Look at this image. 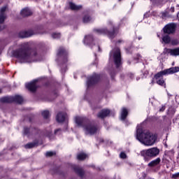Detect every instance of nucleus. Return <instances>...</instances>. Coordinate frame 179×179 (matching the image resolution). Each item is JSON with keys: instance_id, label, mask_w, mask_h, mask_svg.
<instances>
[{"instance_id": "1", "label": "nucleus", "mask_w": 179, "mask_h": 179, "mask_svg": "<svg viewBox=\"0 0 179 179\" xmlns=\"http://www.w3.org/2000/svg\"><path fill=\"white\" fill-rule=\"evenodd\" d=\"M145 124H146V120L137 126L136 139L145 146H153L157 141V136L149 130H143Z\"/></svg>"}, {"instance_id": "2", "label": "nucleus", "mask_w": 179, "mask_h": 179, "mask_svg": "<svg viewBox=\"0 0 179 179\" xmlns=\"http://www.w3.org/2000/svg\"><path fill=\"white\" fill-rule=\"evenodd\" d=\"M29 43H24L22 48L14 51V57L17 58L21 64L26 62H34L37 58V52L36 50H29Z\"/></svg>"}, {"instance_id": "3", "label": "nucleus", "mask_w": 179, "mask_h": 179, "mask_svg": "<svg viewBox=\"0 0 179 179\" xmlns=\"http://www.w3.org/2000/svg\"><path fill=\"white\" fill-rule=\"evenodd\" d=\"M177 72H179V67H171L170 69H166L164 71H159L157 73V85H159V86H162V87H166V82L164 81V79L163 78V76L166 75H173V73H177Z\"/></svg>"}, {"instance_id": "4", "label": "nucleus", "mask_w": 179, "mask_h": 179, "mask_svg": "<svg viewBox=\"0 0 179 179\" xmlns=\"http://www.w3.org/2000/svg\"><path fill=\"white\" fill-rule=\"evenodd\" d=\"M110 58L113 59L115 65L118 68L121 65V50L120 48H115L111 50L110 53Z\"/></svg>"}, {"instance_id": "5", "label": "nucleus", "mask_w": 179, "mask_h": 179, "mask_svg": "<svg viewBox=\"0 0 179 179\" xmlns=\"http://www.w3.org/2000/svg\"><path fill=\"white\" fill-rule=\"evenodd\" d=\"M141 156L144 157L145 162H149V159L148 157H156L157 156V148H152L148 150H143L141 152Z\"/></svg>"}, {"instance_id": "6", "label": "nucleus", "mask_w": 179, "mask_h": 179, "mask_svg": "<svg viewBox=\"0 0 179 179\" xmlns=\"http://www.w3.org/2000/svg\"><path fill=\"white\" fill-rule=\"evenodd\" d=\"M1 103H18L19 104L23 103V98L21 96L16 95L15 96H6L0 99Z\"/></svg>"}, {"instance_id": "7", "label": "nucleus", "mask_w": 179, "mask_h": 179, "mask_svg": "<svg viewBox=\"0 0 179 179\" xmlns=\"http://www.w3.org/2000/svg\"><path fill=\"white\" fill-rule=\"evenodd\" d=\"M83 130L86 135H94L97 132V127L93 124L88 123L83 126Z\"/></svg>"}, {"instance_id": "8", "label": "nucleus", "mask_w": 179, "mask_h": 179, "mask_svg": "<svg viewBox=\"0 0 179 179\" xmlns=\"http://www.w3.org/2000/svg\"><path fill=\"white\" fill-rule=\"evenodd\" d=\"M95 33H96V34H106L109 38H114V37H115V29H113V32H110L106 29H95Z\"/></svg>"}, {"instance_id": "9", "label": "nucleus", "mask_w": 179, "mask_h": 179, "mask_svg": "<svg viewBox=\"0 0 179 179\" xmlns=\"http://www.w3.org/2000/svg\"><path fill=\"white\" fill-rule=\"evenodd\" d=\"M176 27L177 24L174 23L168 24L163 29L164 33L166 34H173V33H176Z\"/></svg>"}, {"instance_id": "10", "label": "nucleus", "mask_w": 179, "mask_h": 179, "mask_svg": "<svg viewBox=\"0 0 179 179\" xmlns=\"http://www.w3.org/2000/svg\"><path fill=\"white\" fill-rule=\"evenodd\" d=\"M99 79H100V76L96 73L93 74L92 77H90L88 78V80L87 82V85L88 86V87H90V86H92V85H94V83H97V82H99Z\"/></svg>"}, {"instance_id": "11", "label": "nucleus", "mask_w": 179, "mask_h": 179, "mask_svg": "<svg viewBox=\"0 0 179 179\" xmlns=\"http://www.w3.org/2000/svg\"><path fill=\"white\" fill-rule=\"evenodd\" d=\"M57 57L62 58L64 62H68V52L64 48H62L59 50L57 52Z\"/></svg>"}, {"instance_id": "12", "label": "nucleus", "mask_w": 179, "mask_h": 179, "mask_svg": "<svg viewBox=\"0 0 179 179\" xmlns=\"http://www.w3.org/2000/svg\"><path fill=\"white\" fill-rule=\"evenodd\" d=\"M25 86L30 92H36V89H37V80H34L29 83H26Z\"/></svg>"}, {"instance_id": "13", "label": "nucleus", "mask_w": 179, "mask_h": 179, "mask_svg": "<svg viewBox=\"0 0 179 179\" xmlns=\"http://www.w3.org/2000/svg\"><path fill=\"white\" fill-rule=\"evenodd\" d=\"M34 34V32L32 30L21 31L19 33V37H20V38H26L27 37H31Z\"/></svg>"}, {"instance_id": "14", "label": "nucleus", "mask_w": 179, "mask_h": 179, "mask_svg": "<svg viewBox=\"0 0 179 179\" xmlns=\"http://www.w3.org/2000/svg\"><path fill=\"white\" fill-rule=\"evenodd\" d=\"M56 120L57 122H64L66 120V113L59 112L56 116Z\"/></svg>"}, {"instance_id": "15", "label": "nucleus", "mask_w": 179, "mask_h": 179, "mask_svg": "<svg viewBox=\"0 0 179 179\" xmlns=\"http://www.w3.org/2000/svg\"><path fill=\"white\" fill-rule=\"evenodd\" d=\"M6 8V6H3L0 9V23H3L6 19V15L5 14Z\"/></svg>"}, {"instance_id": "16", "label": "nucleus", "mask_w": 179, "mask_h": 179, "mask_svg": "<svg viewBox=\"0 0 179 179\" xmlns=\"http://www.w3.org/2000/svg\"><path fill=\"white\" fill-rule=\"evenodd\" d=\"M109 114H110V110L103 109L98 114V117L99 118H106V117H108Z\"/></svg>"}, {"instance_id": "17", "label": "nucleus", "mask_w": 179, "mask_h": 179, "mask_svg": "<svg viewBox=\"0 0 179 179\" xmlns=\"http://www.w3.org/2000/svg\"><path fill=\"white\" fill-rule=\"evenodd\" d=\"M166 52L168 54H170V55L177 57L178 55H179V48L174 49H166Z\"/></svg>"}, {"instance_id": "18", "label": "nucleus", "mask_w": 179, "mask_h": 179, "mask_svg": "<svg viewBox=\"0 0 179 179\" xmlns=\"http://www.w3.org/2000/svg\"><path fill=\"white\" fill-rule=\"evenodd\" d=\"M93 43V36L92 35L86 36L84 38V44L90 45Z\"/></svg>"}, {"instance_id": "19", "label": "nucleus", "mask_w": 179, "mask_h": 179, "mask_svg": "<svg viewBox=\"0 0 179 179\" xmlns=\"http://www.w3.org/2000/svg\"><path fill=\"white\" fill-rule=\"evenodd\" d=\"M21 15L23 17H26V16H30L31 15V10L29 8H24L21 10Z\"/></svg>"}, {"instance_id": "20", "label": "nucleus", "mask_w": 179, "mask_h": 179, "mask_svg": "<svg viewBox=\"0 0 179 179\" xmlns=\"http://www.w3.org/2000/svg\"><path fill=\"white\" fill-rule=\"evenodd\" d=\"M127 115H128V110H127V108H122L120 120H122V121H124L127 118Z\"/></svg>"}, {"instance_id": "21", "label": "nucleus", "mask_w": 179, "mask_h": 179, "mask_svg": "<svg viewBox=\"0 0 179 179\" xmlns=\"http://www.w3.org/2000/svg\"><path fill=\"white\" fill-rule=\"evenodd\" d=\"M69 6L71 10H79L80 9H82V6H76V4L72 2L69 3Z\"/></svg>"}, {"instance_id": "22", "label": "nucleus", "mask_w": 179, "mask_h": 179, "mask_svg": "<svg viewBox=\"0 0 179 179\" xmlns=\"http://www.w3.org/2000/svg\"><path fill=\"white\" fill-rule=\"evenodd\" d=\"M74 171H76V173H77L80 177H83V174H85L83 169H82V168H79V166H75Z\"/></svg>"}, {"instance_id": "23", "label": "nucleus", "mask_w": 179, "mask_h": 179, "mask_svg": "<svg viewBox=\"0 0 179 179\" xmlns=\"http://www.w3.org/2000/svg\"><path fill=\"white\" fill-rule=\"evenodd\" d=\"M84 119L82 117L77 116L76 117V124L78 127H82V124H83Z\"/></svg>"}, {"instance_id": "24", "label": "nucleus", "mask_w": 179, "mask_h": 179, "mask_svg": "<svg viewBox=\"0 0 179 179\" xmlns=\"http://www.w3.org/2000/svg\"><path fill=\"white\" fill-rule=\"evenodd\" d=\"M36 129L32 128H24V134L29 135V134H34Z\"/></svg>"}, {"instance_id": "25", "label": "nucleus", "mask_w": 179, "mask_h": 179, "mask_svg": "<svg viewBox=\"0 0 179 179\" xmlns=\"http://www.w3.org/2000/svg\"><path fill=\"white\" fill-rule=\"evenodd\" d=\"M162 41H164L165 44H170V43H171V38H170V36L166 35L163 36Z\"/></svg>"}, {"instance_id": "26", "label": "nucleus", "mask_w": 179, "mask_h": 179, "mask_svg": "<svg viewBox=\"0 0 179 179\" xmlns=\"http://www.w3.org/2000/svg\"><path fill=\"white\" fill-rule=\"evenodd\" d=\"M87 157V155L85 154V152H80L77 155V159L78 160H85Z\"/></svg>"}, {"instance_id": "27", "label": "nucleus", "mask_w": 179, "mask_h": 179, "mask_svg": "<svg viewBox=\"0 0 179 179\" xmlns=\"http://www.w3.org/2000/svg\"><path fill=\"white\" fill-rule=\"evenodd\" d=\"M34 146H37V143H29L24 145L25 149H31V148H34Z\"/></svg>"}, {"instance_id": "28", "label": "nucleus", "mask_w": 179, "mask_h": 179, "mask_svg": "<svg viewBox=\"0 0 179 179\" xmlns=\"http://www.w3.org/2000/svg\"><path fill=\"white\" fill-rule=\"evenodd\" d=\"M156 166H157V159L151 161L148 164V167H156Z\"/></svg>"}, {"instance_id": "29", "label": "nucleus", "mask_w": 179, "mask_h": 179, "mask_svg": "<svg viewBox=\"0 0 179 179\" xmlns=\"http://www.w3.org/2000/svg\"><path fill=\"white\" fill-rule=\"evenodd\" d=\"M42 116L43 117V118H45V120L47 118H50V111H48V110L43 111Z\"/></svg>"}, {"instance_id": "30", "label": "nucleus", "mask_w": 179, "mask_h": 179, "mask_svg": "<svg viewBox=\"0 0 179 179\" xmlns=\"http://www.w3.org/2000/svg\"><path fill=\"white\" fill-rule=\"evenodd\" d=\"M83 22L84 23H89V22H92V17L89 15H85L83 19Z\"/></svg>"}, {"instance_id": "31", "label": "nucleus", "mask_w": 179, "mask_h": 179, "mask_svg": "<svg viewBox=\"0 0 179 179\" xmlns=\"http://www.w3.org/2000/svg\"><path fill=\"white\" fill-rule=\"evenodd\" d=\"M157 83V74H155L154 77L152 78L150 85H156Z\"/></svg>"}, {"instance_id": "32", "label": "nucleus", "mask_w": 179, "mask_h": 179, "mask_svg": "<svg viewBox=\"0 0 179 179\" xmlns=\"http://www.w3.org/2000/svg\"><path fill=\"white\" fill-rule=\"evenodd\" d=\"M52 37L53 38H59L61 37V34L59 33H54L52 34Z\"/></svg>"}, {"instance_id": "33", "label": "nucleus", "mask_w": 179, "mask_h": 179, "mask_svg": "<svg viewBox=\"0 0 179 179\" xmlns=\"http://www.w3.org/2000/svg\"><path fill=\"white\" fill-rule=\"evenodd\" d=\"M54 155H55V152H47L45 154V156H47L48 157H50L51 156H54Z\"/></svg>"}, {"instance_id": "34", "label": "nucleus", "mask_w": 179, "mask_h": 179, "mask_svg": "<svg viewBox=\"0 0 179 179\" xmlns=\"http://www.w3.org/2000/svg\"><path fill=\"white\" fill-rule=\"evenodd\" d=\"M120 159H127V154L125 152H122L120 155Z\"/></svg>"}, {"instance_id": "35", "label": "nucleus", "mask_w": 179, "mask_h": 179, "mask_svg": "<svg viewBox=\"0 0 179 179\" xmlns=\"http://www.w3.org/2000/svg\"><path fill=\"white\" fill-rule=\"evenodd\" d=\"M166 110V105H162V107L159 108V112L163 113Z\"/></svg>"}, {"instance_id": "36", "label": "nucleus", "mask_w": 179, "mask_h": 179, "mask_svg": "<svg viewBox=\"0 0 179 179\" xmlns=\"http://www.w3.org/2000/svg\"><path fill=\"white\" fill-rule=\"evenodd\" d=\"M172 178H173V179L179 178V173H178V172L173 174L172 175Z\"/></svg>"}, {"instance_id": "37", "label": "nucleus", "mask_w": 179, "mask_h": 179, "mask_svg": "<svg viewBox=\"0 0 179 179\" xmlns=\"http://www.w3.org/2000/svg\"><path fill=\"white\" fill-rule=\"evenodd\" d=\"M164 2H167V0H158V3H164Z\"/></svg>"}, {"instance_id": "38", "label": "nucleus", "mask_w": 179, "mask_h": 179, "mask_svg": "<svg viewBox=\"0 0 179 179\" xmlns=\"http://www.w3.org/2000/svg\"><path fill=\"white\" fill-rule=\"evenodd\" d=\"M121 43H124L122 40H119L118 42L116 43V45H118V44H121Z\"/></svg>"}, {"instance_id": "39", "label": "nucleus", "mask_w": 179, "mask_h": 179, "mask_svg": "<svg viewBox=\"0 0 179 179\" xmlns=\"http://www.w3.org/2000/svg\"><path fill=\"white\" fill-rule=\"evenodd\" d=\"M172 45H176V39L171 41Z\"/></svg>"}, {"instance_id": "40", "label": "nucleus", "mask_w": 179, "mask_h": 179, "mask_svg": "<svg viewBox=\"0 0 179 179\" xmlns=\"http://www.w3.org/2000/svg\"><path fill=\"white\" fill-rule=\"evenodd\" d=\"M170 12H171L172 13H174V7H171L170 8Z\"/></svg>"}, {"instance_id": "41", "label": "nucleus", "mask_w": 179, "mask_h": 179, "mask_svg": "<svg viewBox=\"0 0 179 179\" xmlns=\"http://www.w3.org/2000/svg\"><path fill=\"white\" fill-rule=\"evenodd\" d=\"M94 48H96V50L100 51V46H99V45L94 46Z\"/></svg>"}, {"instance_id": "42", "label": "nucleus", "mask_w": 179, "mask_h": 179, "mask_svg": "<svg viewBox=\"0 0 179 179\" xmlns=\"http://www.w3.org/2000/svg\"><path fill=\"white\" fill-rule=\"evenodd\" d=\"M5 29V27L3 26H0V31H1V30H3Z\"/></svg>"}, {"instance_id": "43", "label": "nucleus", "mask_w": 179, "mask_h": 179, "mask_svg": "<svg viewBox=\"0 0 179 179\" xmlns=\"http://www.w3.org/2000/svg\"><path fill=\"white\" fill-rule=\"evenodd\" d=\"M160 162H162V160L160 159V158H157V164H159L160 163Z\"/></svg>"}, {"instance_id": "44", "label": "nucleus", "mask_w": 179, "mask_h": 179, "mask_svg": "<svg viewBox=\"0 0 179 179\" xmlns=\"http://www.w3.org/2000/svg\"><path fill=\"white\" fill-rule=\"evenodd\" d=\"M148 16H149L148 13L144 14V17H148Z\"/></svg>"}, {"instance_id": "45", "label": "nucleus", "mask_w": 179, "mask_h": 179, "mask_svg": "<svg viewBox=\"0 0 179 179\" xmlns=\"http://www.w3.org/2000/svg\"><path fill=\"white\" fill-rule=\"evenodd\" d=\"M58 131H59V129L55 130V134H57V132Z\"/></svg>"}, {"instance_id": "46", "label": "nucleus", "mask_w": 179, "mask_h": 179, "mask_svg": "<svg viewBox=\"0 0 179 179\" xmlns=\"http://www.w3.org/2000/svg\"><path fill=\"white\" fill-rule=\"evenodd\" d=\"M160 150L157 149V155H159Z\"/></svg>"}, {"instance_id": "47", "label": "nucleus", "mask_w": 179, "mask_h": 179, "mask_svg": "<svg viewBox=\"0 0 179 179\" xmlns=\"http://www.w3.org/2000/svg\"><path fill=\"white\" fill-rule=\"evenodd\" d=\"M152 15H153V16H156V13H153Z\"/></svg>"}, {"instance_id": "48", "label": "nucleus", "mask_w": 179, "mask_h": 179, "mask_svg": "<svg viewBox=\"0 0 179 179\" xmlns=\"http://www.w3.org/2000/svg\"><path fill=\"white\" fill-rule=\"evenodd\" d=\"M150 1H151V2H152V3H153V2H155V0H150Z\"/></svg>"}, {"instance_id": "49", "label": "nucleus", "mask_w": 179, "mask_h": 179, "mask_svg": "<svg viewBox=\"0 0 179 179\" xmlns=\"http://www.w3.org/2000/svg\"><path fill=\"white\" fill-rule=\"evenodd\" d=\"M141 38H142L141 37H138V40H141Z\"/></svg>"}, {"instance_id": "50", "label": "nucleus", "mask_w": 179, "mask_h": 179, "mask_svg": "<svg viewBox=\"0 0 179 179\" xmlns=\"http://www.w3.org/2000/svg\"><path fill=\"white\" fill-rule=\"evenodd\" d=\"M138 58H141V56H140V55H138Z\"/></svg>"}, {"instance_id": "51", "label": "nucleus", "mask_w": 179, "mask_h": 179, "mask_svg": "<svg viewBox=\"0 0 179 179\" xmlns=\"http://www.w3.org/2000/svg\"><path fill=\"white\" fill-rule=\"evenodd\" d=\"M0 93H2V90H0Z\"/></svg>"}, {"instance_id": "52", "label": "nucleus", "mask_w": 179, "mask_h": 179, "mask_svg": "<svg viewBox=\"0 0 179 179\" xmlns=\"http://www.w3.org/2000/svg\"><path fill=\"white\" fill-rule=\"evenodd\" d=\"M1 51H0V55H1Z\"/></svg>"}, {"instance_id": "53", "label": "nucleus", "mask_w": 179, "mask_h": 179, "mask_svg": "<svg viewBox=\"0 0 179 179\" xmlns=\"http://www.w3.org/2000/svg\"><path fill=\"white\" fill-rule=\"evenodd\" d=\"M174 113H176V111H174L173 114H174Z\"/></svg>"}]
</instances>
